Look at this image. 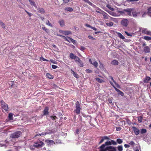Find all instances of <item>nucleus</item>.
Here are the masks:
<instances>
[{"label":"nucleus","mask_w":151,"mask_h":151,"mask_svg":"<svg viewBox=\"0 0 151 151\" xmlns=\"http://www.w3.org/2000/svg\"><path fill=\"white\" fill-rule=\"evenodd\" d=\"M117 142L113 140L106 142L99 147V151H116V147L112 146H108L112 145H116Z\"/></svg>","instance_id":"1"},{"label":"nucleus","mask_w":151,"mask_h":151,"mask_svg":"<svg viewBox=\"0 0 151 151\" xmlns=\"http://www.w3.org/2000/svg\"><path fill=\"white\" fill-rule=\"evenodd\" d=\"M44 145V143L42 141L39 140L34 143L33 146L39 149L41 148Z\"/></svg>","instance_id":"2"},{"label":"nucleus","mask_w":151,"mask_h":151,"mask_svg":"<svg viewBox=\"0 0 151 151\" xmlns=\"http://www.w3.org/2000/svg\"><path fill=\"white\" fill-rule=\"evenodd\" d=\"M22 134V133L21 131H18L12 134L10 137L12 138H18L20 137Z\"/></svg>","instance_id":"3"},{"label":"nucleus","mask_w":151,"mask_h":151,"mask_svg":"<svg viewBox=\"0 0 151 151\" xmlns=\"http://www.w3.org/2000/svg\"><path fill=\"white\" fill-rule=\"evenodd\" d=\"M0 102L1 104L2 109H3L6 111H7L9 109L8 105L6 104L3 100H1Z\"/></svg>","instance_id":"4"},{"label":"nucleus","mask_w":151,"mask_h":151,"mask_svg":"<svg viewBox=\"0 0 151 151\" xmlns=\"http://www.w3.org/2000/svg\"><path fill=\"white\" fill-rule=\"evenodd\" d=\"M76 109L74 110L75 112L77 114H79L80 112L81 108V105L78 101H77L76 102Z\"/></svg>","instance_id":"5"},{"label":"nucleus","mask_w":151,"mask_h":151,"mask_svg":"<svg viewBox=\"0 0 151 151\" xmlns=\"http://www.w3.org/2000/svg\"><path fill=\"white\" fill-rule=\"evenodd\" d=\"M129 23V21L127 19H124L121 21V24L122 25L125 27L127 26Z\"/></svg>","instance_id":"6"},{"label":"nucleus","mask_w":151,"mask_h":151,"mask_svg":"<svg viewBox=\"0 0 151 151\" xmlns=\"http://www.w3.org/2000/svg\"><path fill=\"white\" fill-rule=\"evenodd\" d=\"M133 9H124L125 11V14L126 13L129 16H132V13Z\"/></svg>","instance_id":"7"},{"label":"nucleus","mask_w":151,"mask_h":151,"mask_svg":"<svg viewBox=\"0 0 151 151\" xmlns=\"http://www.w3.org/2000/svg\"><path fill=\"white\" fill-rule=\"evenodd\" d=\"M140 31L143 33L151 35V32L148 31L146 29L143 28L140 29Z\"/></svg>","instance_id":"8"},{"label":"nucleus","mask_w":151,"mask_h":151,"mask_svg":"<svg viewBox=\"0 0 151 151\" xmlns=\"http://www.w3.org/2000/svg\"><path fill=\"white\" fill-rule=\"evenodd\" d=\"M132 15L134 17H136L138 16H140V12H136L135 11L134 9H133V10L132 12Z\"/></svg>","instance_id":"9"},{"label":"nucleus","mask_w":151,"mask_h":151,"mask_svg":"<svg viewBox=\"0 0 151 151\" xmlns=\"http://www.w3.org/2000/svg\"><path fill=\"white\" fill-rule=\"evenodd\" d=\"M49 109V108L47 106H46L45 108L43 111V115H48L49 114V112H48Z\"/></svg>","instance_id":"10"},{"label":"nucleus","mask_w":151,"mask_h":151,"mask_svg":"<svg viewBox=\"0 0 151 151\" xmlns=\"http://www.w3.org/2000/svg\"><path fill=\"white\" fill-rule=\"evenodd\" d=\"M132 128L136 135H138L139 132V131L137 128L136 127L133 126L132 127Z\"/></svg>","instance_id":"11"},{"label":"nucleus","mask_w":151,"mask_h":151,"mask_svg":"<svg viewBox=\"0 0 151 151\" xmlns=\"http://www.w3.org/2000/svg\"><path fill=\"white\" fill-rule=\"evenodd\" d=\"M60 33L65 35H68L71 34V32L68 31H60Z\"/></svg>","instance_id":"12"},{"label":"nucleus","mask_w":151,"mask_h":151,"mask_svg":"<svg viewBox=\"0 0 151 151\" xmlns=\"http://www.w3.org/2000/svg\"><path fill=\"white\" fill-rule=\"evenodd\" d=\"M106 11L111 15L117 17L118 16V14L114 12L110 11Z\"/></svg>","instance_id":"13"},{"label":"nucleus","mask_w":151,"mask_h":151,"mask_svg":"<svg viewBox=\"0 0 151 151\" xmlns=\"http://www.w3.org/2000/svg\"><path fill=\"white\" fill-rule=\"evenodd\" d=\"M151 79V78L147 76L144 79L143 82L145 83H147Z\"/></svg>","instance_id":"14"},{"label":"nucleus","mask_w":151,"mask_h":151,"mask_svg":"<svg viewBox=\"0 0 151 151\" xmlns=\"http://www.w3.org/2000/svg\"><path fill=\"white\" fill-rule=\"evenodd\" d=\"M109 138L106 136H104L102 137V139L101 141L99 142V144H100L103 142L105 139H108Z\"/></svg>","instance_id":"15"},{"label":"nucleus","mask_w":151,"mask_h":151,"mask_svg":"<svg viewBox=\"0 0 151 151\" xmlns=\"http://www.w3.org/2000/svg\"><path fill=\"white\" fill-rule=\"evenodd\" d=\"M101 14L104 16V18L105 19H108L109 17L106 13L104 12H103Z\"/></svg>","instance_id":"16"},{"label":"nucleus","mask_w":151,"mask_h":151,"mask_svg":"<svg viewBox=\"0 0 151 151\" xmlns=\"http://www.w3.org/2000/svg\"><path fill=\"white\" fill-rule=\"evenodd\" d=\"M109 78H110L113 81V82L116 85V86L117 87V88H120V86L118 83H116L115 81H114V80L113 79V78L112 76H109Z\"/></svg>","instance_id":"17"},{"label":"nucleus","mask_w":151,"mask_h":151,"mask_svg":"<svg viewBox=\"0 0 151 151\" xmlns=\"http://www.w3.org/2000/svg\"><path fill=\"white\" fill-rule=\"evenodd\" d=\"M111 64L114 65H117L119 64V62L116 60H113L111 63Z\"/></svg>","instance_id":"18"},{"label":"nucleus","mask_w":151,"mask_h":151,"mask_svg":"<svg viewBox=\"0 0 151 151\" xmlns=\"http://www.w3.org/2000/svg\"><path fill=\"white\" fill-rule=\"evenodd\" d=\"M144 50L145 52H150V49L148 46H146L144 47Z\"/></svg>","instance_id":"19"},{"label":"nucleus","mask_w":151,"mask_h":151,"mask_svg":"<svg viewBox=\"0 0 151 151\" xmlns=\"http://www.w3.org/2000/svg\"><path fill=\"white\" fill-rule=\"evenodd\" d=\"M29 0V2L30 3V4L32 6H34L36 8V9L37 8V5L35 4V3L34 1H32L31 0Z\"/></svg>","instance_id":"20"},{"label":"nucleus","mask_w":151,"mask_h":151,"mask_svg":"<svg viewBox=\"0 0 151 151\" xmlns=\"http://www.w3.org/2000/svg\"><path fill=\"white\" fill-rule=\"evenodd\" d=\"M46 76L47 78L50 79H52L54 78L53 76L49 73H47L46 74Z\"/></svg>","instance_id":"21"},{"label":"nucleus","mask_w":151,"mask_h":151,"mask_svg":"<svg viewBox=\"0 0 151 151\" xmlns=\"http://www.w3.org/2000/svg\"><path fill=\"white\" fill-rule=\"evenodd\" d=\"M76 55L72 53H71L70 54L69 57L71 59H74V58L76 57Z\"/></svg>","instance_id":"22"},{"label":"nucleus","mask_w":151,"mask_h":151,"mask_svg":"<svg viewBox=\"0 0 151 151\" xmlns=\"http://www.w3.org/2000/svg\"><path fill=\"white\" fill-rule=\"evenodd\" d=\"M91 63L93 65L95 68H97L98 66V63L96 61H94L93 63L92 62H91Z\"/></svg>","instance_id":"23"},{"label":"nucleus","mask_w":151,"mask_h":151,"mask_svg":"<svg viewBox=\"0 0 151 151\" xmlns=\"http://www.w3.org/2000/svg\"><path fill=\"white\" fill-rule=\"evenodd\" d=\"M71 73L72 74H73L74 76L76 78H78V74L76 73L73 70H71Z\"/></svg>","instance_id":"24"},{"label":"nucleus","mask_w":151,"mask_h":151,"mask_svg":"<svg viewBox=\"0 0 151 151\" xmlns=\"http://www.w3.org/2000/svg\"><path fill=\"white\" fill-rule=\"evenodd\" d=\"M78 65L81 67H83V62L81 60L79 61L77 63Z\"/></svg>","instance_id":"25"},{"label":"nucleus","mask_w":151,"mask_h":151,"mask_svg":"<svg viewBox=\"0 0 151 151\" xmlns=\"http://www.w3.org/2000/svg\"><path fill=\"white\" fill-rule=\"evenodd\" d=\"M59 23L61 27H63L65 25V23L63 20H60L59 21Z\"/></svg>","instance_id":"26"},{"label":"nucleus","mask_w":151,"mask_h":151,"mask_svg":"<svg viewBox=\"0 0 151 151\" xmlns=\"http://www.w3.org/2000/svg\"><path fill=\"white\" fill-rule=\"evenodd\" d=\"M66 40L68 41L69 42V40H68V39H69L71 41L74 45H75L76 44V40H73L72 38H65Z\"/></svg>","instance_id":"27"},{"label":"nucleus","mask_w":151,"mask_h":151,"mask_svg":"<svg viewBox=\"0 0 151 151\" xmlns=\"http://www.w3.org/2000/svg\"><path fill=\"white\" fill-rule=\"evenodd\" d=\"M125 33L126 35L129 37H132L134 34V33H128L126 31L125 32Z\"/></svg>","instance_id":"28"},{"label":"nucleus","mask_w":151,"mask_h":151,"mask_svg":"<svg viewBox=\"0 0 151 151\" xmlns=\"http://www.w3.org/2000/svg\"><path fill=\"white\" fill-rule=\"evenodd\" d=\"M96 80L97 82H98L99 83H102V82H104V80L101 79L100 78H96Z\"/></svg>","instance_id":"29"},{"label":"nucleus","mask_w":151,"mask_h":151,"mask_svg":"<svg viewBox=\"0 0 151 151\" xmlns=\"http://www.w3.org/2000/svg\"><path fill=\"white\" fill-rule=\"evenodd\" d=\"M13 114L12 113H9V118L10 120H12L13 119Z\"/></svg>","instance_id":"30"},{"label":"nucleus","mask_w":151,"mask_h":151,"mask_svg":"<svg viewBox=\"0 0 151 151\" xmlns=\"http://www.w3.org/2000/svg\"><path fill=\"white\" fill-rule=\"evenodd\" d=\"M118 150V151H122L123 150V147L122 145H119L117 147Z\"/></svg>","instance_id":"31"},{"label":"nucleus","mask_w":151,"mask_h":151,"mask_svg":"<svg viewBox=\"0 0 151 151\" xmlns=\"http://www.w3.org/2000/svg\"><path fill=\"white\" fill-rule=\"evenodd\" d=\"M65 10L69 12H72L73 11V9L70 7H66L65 8Z\"/></svg>","instance_id":"32"},{"label":"nucleus","mask_w":151,"mask_h":151,"mask_svg":"<svg viewBox=\"0 0 151 151\" xmlns=\"http://www.w3.org/2000/svg\"><path fill=\"white\" fill-rule=\"evenodd\" d=\"M148 15L151 17V7L148 9Z\"/></svg>","instance_id":"33"},{"label":"nucleus","mask_w":151,"mask_h":151,"mask_svg":"<svg viewBox=\"0 0 151 151\" xmlns=\"http://www.w3.org/2000/svg\"><path fill=\"white\" fill-rule=\"evenodd\" d=\"M147 132V130L145 129H142L141 130L140 132L142 134L146 133Z\"/></svg>","instance_id":"34"},{"label":"nucleus","mask_w":151,"mask_h":151,"mask_svg":"<svg viewBox=\"0 0 151 151\" xmlns=\"http://www.w3.org/2000/svg\"><path fill=\"white\" fill-rule=\"evenodd\" d=\"M116 33L118 36L119 37V38H124L121 33L118 32H116Z\"/></svg>","instance_id":"35"},{"label":"nucleus","mask_w":151,"mask_h":151,"mask_svg":"<svg viewBox=\"0 0 151 151\" xmlns=\"http://www.w3.org/2000/svg\"><path fill=\"white\" fill-rule=\"evenodd\" d=\"M46 134V133L45 132H42L41 134L38 133L36 135L35 137L38 136H41V135H45Z\"/></svg>","instance_id":"36"},{"label":"nucleus","mask_w":151,"mask_h":151,"mask_svg":"<svg viewBox=\"0 0 151 151\" xmlns=\"http://www.w3.org/2000/svg\"><path fill=\"white\" fill-rule=\"evenodd\" d=\"M38 10L39 12L42 14L44 13L45 12L44 9L42 8H39L38 9Z\"/></svg>","instance_id":"37"},{"label":"nucleus","mask_w":151,"mask_h":151,"mask_svg":"<svg viewBox=\"0 0 151 151\" xmlns=\"http://www.w3.org/2000/svg\"><path fill=\"white\" fill-rule=\"evenodd\" d=\"M113 23L112 22H109L106 23V25L109 27H111L113 26Z\"/></svg>","instance_id":"38"},{"label":"nucleus","mask_w":151,"mask_h":151,"mask_svg":"<svg viewBox=\"0 0 151 151\" xmlns=\"http://www.w3.org/2000/svg\"><path fill=\"white\" fill-rule=\"evenodd\" d=\"M117 142L119 144H121L123 142L122 140L120 139H118L116 140Z\"/></svg>","instance_id":"39"},{"label":"nucleus","mask_w":151,"mask_h":151,"mask_svg":"<svg viewBox=\"0 0 151 151\" xmlns=\"http://www.w3.org/2000/svg\"><path fill=\"white\" fill-rule=\"evenodd\" d=\"M117 12L118 13L122 14V15L125 14L124 9L122 10H118Z\"/></svg>","instance_id":"40"},{"label":"nucleus","mask_w":151,"mask_h":151,"mask_svg":"<svg viewBox=\"0 0 151 151\" xmlns=\"http://www.w3.org/2000/svg\"><path fill=\"white\" fill-rule=\"evenodd\" d=\"M106 7L108 8H109V9H110V10H111V11H114V9L113 8L111 7V6L110 5H109V4H107L106 5Z\"/></svg>","instance_id":"41"},{"label":"nucleus","mask_w":151,"mask_h":151,"mask_svg":"<svg viewBox=\"0 0 151 151\" xmlns=\"http://www.w3.org/2000/svg\"><path fill=\"white\" fill-rule=\"evenodd\" d=\"M74 60L76 63L78 62L80 60V59L77 56L74 58Z\"/></svg>","instance_id":"42"},{"label":"nucleus","mask_w":151,"mask_h":151,"mask_svg":"<svg viewBox=\"0 0 151 151\" xmlns=\"http://www.w3.org/2000/svg\"><path fill=\"white\" fill-rule=\"evenodd\" d=\"M0 25L3 28H5V24L2 22H0Z\"/></svg>","instance_id":"43"},{"label":"nucleus","mask_w":151,"mask_h":151,"mask_svg":"<svg viewBox=\"0 0 151 151\" xmlns=\"http://www.w3.org/2000/svg\"><path fill=\"white\" fill-rule=\"evenodd\" d=\"M46 24L48 26H49L52 27V25L51 24V23H50V22L48 20H47V22H46Z\"/></svg>","instance_id":"44"},{"label":"nucleus","mask_w":151,"mask_h":151,"mask_svg":"<svg viewBox=\"0 0 151 151\" xmlns=\"http://www.w3.org/2000/svg\"><path fill=\"white\" fill-rule=\"evenodd\" d=\"M86 2L88 3L89 5L92 6L93 5L92 3L90 1L88 0H83Z\"/></svg>","instance_id":"45"},{"label":"nucleus","mask_w":151,"mask_h":151,"mask_svg":"<svg viewBox=\"0 0 151 151\" xmlns=\"http://www.w3.org/2000/svg\"><path fill=\"white\" fill-rule=\"evenodd\" d=\"M46 142L50 144L53 143L54 142L52 140L49 139H46Z\"/></svg>","instance_id":"46"},{"label":"nucleus","mask_w":151,"mask_h":151,"mask_svg":"<svg viewBox=\"0 0 151 151\" xmlns=\"http://www.w3.org/2000/svg\"><path fill=\"white\" fill-rule=\"evenodd\" d=\"M50 118L52 119V120H55L56 119H58V117L56 116H50Z\"/></svg>","instance_id":"47"},{"label":"nucleus","mask_w":151,"mask_h":151,"mask_svg":"<svg viewBox=\"0 0 151 151\" xmlns=\"http://www.w3.org/2000/svg\"><path fill=\"white\" fill-rule=\"evenodd\" d=\"M42 29L43 30H45L47 32H49V30L45 27H42Z\"/></svg>","instance_id":"48"},{"label":"nucleus","mask_w":151,"mask_h":151,"mask_svg":"<svg viewBox=\"0 0 151 151\" xmlns=\"http://www.w3.org/2000/svg\"><path fill=\"white\" fill-rule=\"evenodd\" d=\"M86 72L87 73H91L92 72V70L87 69L86 70Z\"/></svg>","instance_id":"49"},{"label":"nucleus","mask_w":151,"mask_h":151,"mask_svg":"<svg viewBox=\"0 0 151 151\" xmlns=\"http://www.w3.org/2000/svg\"><path fill=\"white\" fill-rule=\"evenodd\" d=\"M108 101L109 103L110 104H112V105L113 104L112 103V100L111 98H109L108 99Z\"/></svg>","instance_id":"50"},{"label":"nucleus","mask_w":151,"mask_h":151,"mask_svg":"<svg viewBox=\"0 0 151 151\" xmlns=\"http://www.w3.org/2000/svg\"><path fill=\"white\" fill-rule=\"evenodd\" d=\"M52 68L53 69H55L58 68V67L56 65H52Z\"/></svg>","instance_id":"51"},{"label":"nucleus","mask_w":151,"mask_h":151,"mask_svg":"<svg viewBox=\"0 0 151 151\" xmlns=\"http://www.w3.org/2000/svg\"><path fill=\"white\" fill-rule=\"evenodd\" d=\"M129 144L132 146H134V145H135L134 142L133 141L130 142V143H129Z\"/></svg>","instance_id":"52"},{"label":"nucleus","mask_w":151,"mask_h":151,"mask_svg":"<svg viewBox=\"0 0 151 151\" xmlns=\"http://www.w3.org/2000/svg\"><path fill=\"white\" fill-rule=\"evenodd\" d=\"M50 62H51L52 63L54 64H56L57 62L55 61V60H54L52 59H50Z\"/></svg>","instance_id":"53"},{"label":"nucleus","mask_w":151,"mask_h":151,"mask_svg":"<svg viewBox=\"0 0 151 151\" xmlns=\"http://www.w3.org/2000/svg\"><path fill=\"white\" fill-rule=\"evenodd\" d=\"M119 94H120L122 96H124V93L121 91H120L119 93Z\"/></svg>","instance_id":"54"},{"label":"nucleus","mask_w":151,"mask_h":151,"mask_svg":"<svg viewBox=\"0 0 151 151\" xmlns=\"http://www.w3.org/2000/svg\"><path fill=\"white\" fill-rule=\"evenodd\" d=\"M116 130L117 131H120L122 128L121 127H116Z\"/></svg>","instance_id":"55"},{"label":"nucleus","mask_w":151,"mask_h":151,"mask_svg":"<svg viewBox=\"0 0 151 151\" xmlns=\"http://www.w3.org/2000/svg\"><path fill=\"white\" fill-rule=\"evenodd\" d=\"M80 49L82 51H83L85 49V48L83 46H81Z\"/></svg>","instance_id":"56"},{"label":"nucleus","mask_w":151,"mask_h":151,"mask_svg":"<svg viewBox=\"0 0 151 151\" xmlns=\"http://www.w3.org/2000/svg\"><path fill=\"white\" fill-rule=\"evenodd\" d=\"M124 146L125 148H129L130 147V146L127 144H124Z\"/></svg>","instance_id":"57"},{"label":"nucleus","mask_w":151,"mask_h":151,"mask_svg":"<svg viewBox=\"0 0 151 151\" xmlns=\"http://www.w3.org/2000/svg\"><path fill=\"white\" fill-rule=\"evenodd\" d=\"M122 39L124 41H125V42H128L129 41V40H128L127 38H122Z\"/></svg>","instance_id":"58"},{"label":"nucleus","mask_w":151,"mask_h":151,"mask_svg":"<svg viewBox=\"0 0 151 151\" xmlns=\"http://www.w3.org/2000/svg\"><path fill=\"white\" fill-rule=\"evenodd\" d=\"M114 88L115 89V90L118 92H119L120 91L119 90V89L115 87H114Z\"/></svg>","instance_id":"59"},{"label":"nucleus","mask_w":151,"mask_h":151,"mask_svg":"<svg viewBox=\"0 0 151 151\" xmlns=\"http://www.w3.org/2000/svg\"><path fill=\"white\" fill-rule=\"evenodd\" d=\"M69 1V0H63V2L65 3H68Z\"/></svg>","instance_id":"60"},{"label":"nucleus","mask_w":151,"mask_h":151,"mask_svg":"<svg viewBox=\"0 0 151 151\" xmlns=\"http://www.w3.org/2000/svg\"><path fill=\"white\" fill-rule=\"evenodd\" d=\"M147 13L146 12H145L144 14L142 15V17H145V15H146Z\"/></svg>","instance_id":"61"},{"label":"nucleus","mask_w":151,"mask_h":151,"mask_svg":"<svg viewBox=\"0 0 151 151\" xmlns=\"http://www.w3.org/2000/svg\"><path fill=\"white\" fill-rule=\"evenodd\" d=\"M53 87L54 88H57L58 87V86H57V85H56V84H53Z\"/></svg>","instance_id":"62"},{"label":"nucleus","mask_w":151,"mask_h":151,"mask_svg":"<svg viewBox=\"0 0 151 151\" xmlns=\"http://www.w3.org/2000/svg\"><path fill=\"white\" fill-rule=\"evenodd\" d=\"M40 59L41 60H42L43 61H45V60H46V59L44 58H43L42 57H41L40 58Z\"/></svg>","instance_id":"63"},{"label":"nucleus","mask_w":151,"mask_h":151,"mask_svg":"<svg viewBox=\"0 0 151 151\" xmlns=\"http://www.w3.org/2000/svg\"><path fill=\"white\" fill-rule=\"evenodd\" d=\"M86 26L87 27H88L91 28V27L90 25H89L88 24H86Z\"/></svg>","instance_id":"64"}]
</instances>
